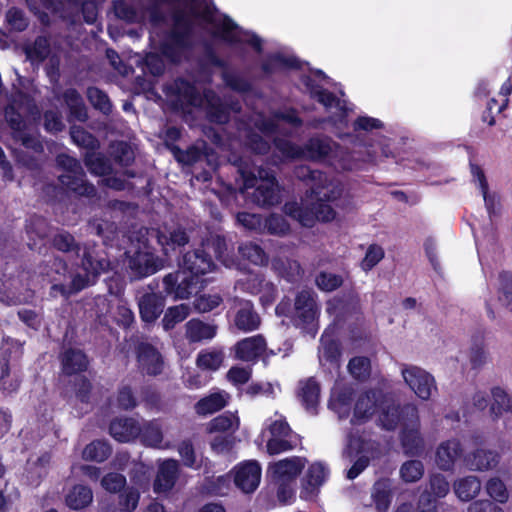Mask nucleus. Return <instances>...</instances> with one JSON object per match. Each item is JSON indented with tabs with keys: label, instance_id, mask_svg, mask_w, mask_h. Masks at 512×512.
<instances>
[{
	"label": "nucleus",
	"instance_id": "39",
	"mask_svg": "<svg viewBox=\"0 0 512 512\" xmlns=\"http://www.w3.org/2000/svg\"><path fill=\"white\" fill-rule=\"evenodd\" d=\"M201 245L210 254L213 253V258L226 263L229 258L228 244L225 236L218 234H211L202 240Z\"/></svg>",
	"mask_w": 512,
	"mask_h": 512
},
{
	"label": "nucleus",
	"instance_id": "33",
	"mask_svg": "<svg viewBox=\"0 0 512 512\" xmlns=\"http://www.w3.org/2000/svg\"><path fill=\"white\" fill-rule=\"evenodd\" d=\"M332 152V141L328 137H311L304 145V156L312 160H323Z\"/></svg>",
	"mask_w": 512,
	"mask_h": 512
},
{
	"label": "nucleus",
	"instance_id": "23",
	"mask_svg": "<svg viewBox=\"0 0 512 512\" xmlns=\"http://www.w3.org/2000/svg\"><path fill=\"white\" fill-rule=\"evenodd\" d=\"M461 442L457 439L442 442L436 451V463L441 470L449 471L462 455Z\"/></svg>",
	"mask_w": 512,
	"mask_h": 512
},
{
	"label": "nucleus",
	"instance_id": "44",
	"mask_svg": "<svg viewBox=\"0 0 512 512\" xmlns=\"http://www.w3.org/2000/svg\"><path fill=\"white\" fill-rule=\"evenodd\" d=\"M227 401L220 393H213L201 398L195 404V411L198 415H209L223 409Z\"/></svg>",
	"mask_w": 512,
	"mask_h": 512
},
{
	"label": "nucleus",
	"instance_id": "27",
	"mask_svg": "<svg viewBox=\"0 0 512 512\" xmlns=\"http://www.w3.org/2000/svg\"><path fill=\"white\" fill-rule=\"evenodd\" d=\"M171 150L177 162L189 166L196 164L204 157L208 158L210 155L214 154L213 148L205 141H202L200 144L191 145L186 150L178 146H173Z\"/></svg>",
	"mask_w": 512,
	"mask_h": 512
},
{
	"label": "nucleus",
	"instance_id": "62",
	"mask_svg": "<svg viewBox=\"0 0 512 512\" xmlns=\"http://www.w3.org/2000/svg\"><path fill=\"white\" fill-rule=\"evenodd\" d=\"M5 20L11 30L16 32L25 31L29 25L25 13L18 7L9 8L5 14Z\"/></svg>",
	"mask_w": 512,
	"mask_h": 512
},
{
	"label": "nucleus",
	"instance_id": "21",
	"mask_svg": "<svg viewBox=\"0 0 512 512\" xmlns=\"http://www.w3.org/2000/svg\"><path fill=\"white\" fill-rule=\"evenodd\" d=\"M58 181L68 192L76 196L92 198L97 194L95 186L86 180L84 171L83 175L76 173L61 174L58 177Z\"/></svg>",
	"mask_w": 512,
	"mask_h": 512
},
{
	"label": "nucleus",
	"instance_id": "3",
	"mask_svg": "<svg viewBox=\"0 0 512 512\" xmlns=\"http://www.w3.org/2000/svg\"><path fill=\"white\" fill-rule=\"evenodd\" d=\"M243 180V189L254 188L251 194L252 202L260 207H272L281 202V190L276 176L261 169L259 177L246 168H239Z\"/></svg>",
	"mask_w": 512,
	"mask_h": 512
},
{
	"label": "nucleus",
	"instance_id": "11",
	"mask_svg": "<svg viewBox=\"0 0 512 512\" xmlns=\"http://www.w3.org/2000/svg\"><path fill=\"white\" fill-rule=\"evenodd\" d=\"M261 473L258 461H244L235 468L234 484L244 493H253L260 484Z\"/></svg>",
	"mask_w": 512,
	"mask_h": 512
},
{
	"label": "nucleus",
	"instance_id": "64",
	"mask_svg": "<svg viewBox=\"0 0 512 512\" xmlns=\"http://www.w3.org/2000/svg\"><path fill=\"white\" fill-rule=\"evenodd\" d=\"M275 148L288 159H299L304 156V148L295 144L294 142L284 139L276 138L274 140Z\"/></svg>",
	"mask_w": 512,
	"mask_h": 512
},
{
	"label": "nucleus",
	"instance_id": "22",
	"mask_svg": "<svg viewBox=\"0 0 512 512\" xmlns=\"http://www.w3.org/2000/svg\"><path fill=\"white\" fill-rule=\"evenodd\" d=\"M500 455L492 450L476 449L464 456V465L473 471H488L497 466Z\"/></svg>",
	"mask_w": 512,
	"mask_h": 512
},
{
	"label": "nucleus",
	"instance_id": "15",
	"mask_svg": "<svg viewBox=\"0 0 512 512\" xmlns=\"http://www.w3.org/2000/svg\"><path fill=\"white\" fill-rule=\"evenodd\" d=\"M167 94L173 95L181 104L190 107H200L203 103V97L193 82L177 77L167 88Z\"/></svg>",
	"mask_w": 512,
	"mask_h": 512
},
{
	"label": "nucleus",
	"instance_id": "8",
	"mask_svg": "<svg viewBox=\"0 0 512 512\" xmlns=\"http://www.w3.org/2000/svg\"><path fill=\"white\" fill-rule=\"evenodd\" d=\"M406 384L422 400H428L433 390H437L434 377L417 366H411L402 370Z\"/></svg>",
	"mask_w": 512,
	"mask_h": 512
},
{
	"label": "nucleus",
	"instance_id": "59",
	"mask_svg": "<svg viewBox=\"0 0 512 512\" xmlns=\"http://www.w3.org/2000/svg\"><path fill=\"white\" fill-rule=\"evenodd\" d=\"M224 360L222 351L213 350L200 352L197 356V366L207 370H217L220 368Z\"/></svg>",
	"mask_w": 512,
	"mask_h": 512
},
{
	"label": "nucleus",
	"instance_id": "57",
	"mask_svg": "<svg viewBox=\"0 0 512 512\" xmlns=\"http://www.w3.org/2000/svg\"><path fill=\"white\" fill-rule=\"evenodd\" d=\"M424 466L420 460H408L400 468V477L406 483H414L422 478Z\"/></svg>",
	"mask_w": 512,
	"mask_h": 512
},
{
	"label": "nucleus",
	"instance_id": "16",
	"mask_svg": "<svg viewBox=\"0 0 512 512\" xmlns=\"http://www.w3.org/2000/svg\"><path fill=\"white\" fill-rule=\"evenodd\" d=\"M129 275L132 280H139L156 273L160 269L152 253L137 250L128 259Z\"/></svg>",
	"mask_w": 512,
	"mask_h": 512
},
{
	"label": "nucleus",
	"instance_id": "25",
	"mask_svg": "<svg viewBox=\"0 0 512 512\" xmlns=\"http://www.w3.org/2000/svg\"><path fill=\"white\" fill-rule=\"evenodd\" d=\"M218 326L206 323L198 318H192L185 324V337L190 343H199L213 339Z\"/></svg>",
	"mask_w": 512,
	"mask_h": 512
},
{
	"label": "nucleus",
	"instance_id": "9",
	"mask_svg": "<svg viewBox=\"0 0 512 512\" xmlns=\"http://www.w3.org/2000/svg\"><path fill=\"white\" fill-rule=\"evenodd\" d=\"M61 372L64 376H76L86 372L90 366L88 355L80 348H64L58 356Z\"/></svg>",
	"mask_w": 512,
	"mask_h": 512
},
{
	"label": "nucleus",
	"instance_id": "41",
	"mask_svg": "<svg viewBox=\"0 0 512 512\" xmlns=\"http://www.w3.org/2000/svg\"><path fill=\"white\" fill-rule=\"evenodd\" d=\"M454 490L460 500L470 501L480 492L481 482L476 476H466L455 482Z\"/></svg>",
	"mask_w": 512,
	"mask_h": 512
},
{
	"label": "nucleus",
	"instance_id": "36",
	"mask_svg": "<svg viewBox=\"0 0 512 512\" xmlns=\"http://www.w3.org/2000/svg\"><path fill=\"white\" fill-rule=\"evenodd\" d=\"M392 498V490L388 479H381L374 483L372 499L378 512H387Z\"/></svg>",
	"mask_w": 512,
	"mask_h": 512
},
{
	"label": "nucleus",
	"instance_id": "45",
	"mask_svg": "<svg viewBox=\"0 0 512 512\" xmlns=\"http://www.w3.org/2000/svg\"><path fill=\"white\" fill-rule=\"evenodd\" d=\"M189 314L190 308L186 304H179L169 307L161 321L163 329L165 331L174 329L175 326L183 322L189 316Z\"/></svg>",
	"mask_w": 512,
	"mask_h": 512
},
{
	"label": "nucleus",
	"instance_id": "29",
	"mask_svg": "<svg viewBox=\"0 0 512 512\" xmlns=\"http://www.w3.org/2000/svg\"><path fill=\"white\" fill-rule=\"evenodd\" d=\"M139 394L140 402L147 411L163 412L168 407L167 401L155 384L149 383L142 385Z\"/></svg>",
	"mask_w": 512,
	"mask_h": 512
},
{
	"label": "nucleus",
	"instance_id": "19",
	"mask_svg": "<svg viewBox=\"0 0 512 512\" xmlns=\"http://www.w3.org/2000/svg\"><path fill=\"white\" fill-rule=\"evenodd\" d=\"M179 475V464L174 459H167L160 464L156 474L153 491L156 494L169 492L175 485Z\"/></svg>",
	"mask_w": 512,
	"mask_h": 512
},
{
	"label": "nucleus",
	"instance_id": "63",
	"mask_svg": "<svg viewBox=\"0 0 512 512\" xmlns=\"http://www.w3.org/2000/svg\"><path fill=\"white\" fill-rule=\"evenodd\" d=\"M113 11L115 16L125 21L126 23L133 24L138 21V13L133 5L127 3L125 0H115L113 2Z\"/></svg>",
	"mask_w": 512,
	"mask_h": 512
},
{
	"label": "nucleus",
	"instance_id": "55",
	"mask_svg": "<svg viewBox=\"0 0 512 512\" xmlns=\"http://www.w3.org/2000/svg\"><path fill=\"white\" fill-rule=\"evenodd\" d=\"M470 363L473 369L482 367L486 362V352L484 350V333H478L472 337V346L470 349Z\"/></svg>",
	"mask_w": 512,
	"mask_h": 512
},
{
	"label": "nucleus",
	"instance_id": "1",
	"mask_svg": "<svg viewBox=\"0 0 512 512\" xmlns=\"http://www.w3.org/2000/svg\"><path fill=\"white\" fill-rule=\"evenodd\" d=\"M216 267L212 254L200 244L183 254L178 270L163 278L164 292L174 299H188L193 293L205 288L207 280L204 276Z\"/></svg>",
	"mask_w": 512,
	"mask_h": 512
},
{
	"label": "nucleus",
	"instance_id": "40",
	"mask_svg": "<svg viewBox=\"0 0 512 512\" xmlns=\"http://www.w3.org/2000/svg\"><path fill=\"white\" fill-rule=\"evenodd\" d=\"M328 475L327 468L320 462L311 464L303 478V487L310 493L315 492L324 482Z\"/></svg>",
	"mask_w": 512,
	"mask_h": 512
},
{
	"label": "nucleus",
	"instance_id": "61",
	"mask_svg": "<svg viewBox=\"0 0 512 512\" xmlns=\"http://www.w3.org/2000/svg\"><path fill=\"white\" fill-rule=\"evenodd\" d=\"M265 228L271 235L285 236L290 232V224L279 214H271L265 220Z\"/></svg>",
	"mask_w": 512,
	"mask_h": 512
},
{
	"label": "nucleus",
	"instance_id": "12",
	"mask_svg": "<svg viewBox=\"0 0 512 512\" xmlns=\"http://www.w3.org/2000/svg\"><path fill=\"white\" fill-rule=\"evenodd\" d=\"M315 101L323 105L327 111L331 110L332 108H337L339 111L337 114L329 115L328 117L324 118L322 122L329 123L337 128L347 127L349 109L346 106L345 101L339 99L333 92L326 88L318 93Z\"/></svg>",
	"mask_w": 512,
	"mask_h": 512
},
{
	"label": "nucleus",
	"instance_id": "58",
	"mask_svg": "<svg viewBox=\"0 0 512 512\" xmlns=\"http://www.w3.org/2000/svg\"><path fill=\"white\" fill-rule=\"evenodd\" d=\"M315 284L321 291L332 292L343 285L341 275L321 271L315 277Z\"/></svg>",
	"mask_w": 512,
	"mask_h": 512
},
{
	"label": "nucleus",
	"instance_id": "32",
	"mask_svg": "<svg viewBox=\"0 0 512 512\" xmlns=\"http://www.w3.org/2000/svg\"><path fill=\"white\" fill-rule=\"evenodd\" d=\"M93 500V492L86 485L77 484L72 487L65 498L66 505L72 510H82Z\"/></svg>",
	"mask_w": 512,
	"mask_h": 512
},
{
	"label": "nucleus",
	"instance_id": "2",
	"mask_svg": "<svg viewBox=\"0 0 512 512\" xmlns=\"http://www.w3.org/2000/svg\"><path fill=\"white\" fill-rule=\"evenodd\" d=\"M214 10L209 6L201 12L193 7L189 13L181 9L174 10L171 14L172 25L159 44L161 55L172 64H180L184 54L194 46V22L190 16L213 24Z\"/></svg>",
	"mask_w": 512,
	"mask_h": 512
},
{
	"label": "nucleus",
	"instance_id": "20",
	"mask_svg": "<svg viewBox=\"0 0 512 512\" xmlns=\"http://www.w3.org/2000/svg\"><path fill=\"white\" fill-rule=\"evenodd\" d=\"M377 394L378 393L376 391L370 389L358 396L354 405L353 418L351 420L353 424H362L373 416L376 411V407L380 404Z\"/></svg>",
	"mask_w": 512,
	"mask_h": 512
},
{
	"label": "nucleus",
	"instance_id": "31",
	"mask_svg": "<svg viewBox=\"0 0 512 512\" xmlns=\"http://www.w3.org/2000/svg\"><path fill=\"white\" fill-rule=\"evenodd\" d=\"M23 51L31 63H42L51 52L50 39L45 35H39L32 44L25 45Z\"/></svg>",
	"mask_w": 512,
	"mask_h": 512
},
{
	"label": "nucleus",
	"instance_id": "4",
	"mask_svg": "<svg viewBox=\"0 0 512 512\" xmlns=\"http://www.w3.org/2000/svg\"><path fill=\"white\" fill-rule=\"evenodd\" d=\"M381 396L383 399L379 404L381 411L378 420L382 429L394 431L400 424H405L407 421L418 418V411L414 405H400L393 400L385 399L383 395Z\"/></svg>",
	"mask_w": 512,
	"mask_h": 512
},
{
	"label": "nucleus",
	"instance_id": "60",
	"mask_svg": "<svg viewBox=\"0 0 512 512\" xmlns=\"http://www.w3.org/2000/svg\"><path fill=\"white\" fill-rule=\"evenodd\" d=\"M140 492L138 489L129 487L118 496V508L121 512H134L138 506Z\"/></svg>",
	"mask_w": 512,
	"mask_h": 512
},
{
	"label": "nucleus",
	"instance_id": "6",
	"mask_svg": "<svg viewBox=\"0 0 512 512\" xmlns=\"http://www.w3.org/2000/svg\"><path fill=\"white\" fill-rule=\"evenodd\" d=\"M138 370L141 374L156 377L164 371V357L149 342H139L135 347Z\"/></svg>",
	"mask_w": 512,
	"mask_h": 512
},
{
	"label": "nucleus",
	"instance_id": "49",
	"mask_svg": "<svg viewBox=\"0 0 512 512\" xmlns=\"http://www.w3.org/2000/svg\"><path fill=\"white\" fill-rule=\"evenodd\" d=\"M87 169L94 175L106 176L112 172L109 160L101 154L87 153L84 158Z\"/></svg>",
	"mask_w": 512,
	"mask_h": 512
},
{
	"label": "nucleus",
	"instance_id": "52",
	"mask_svg": "<svg viewBox=\"0 0 512 512\" xmlns=\"http://www.w3.org/2000/svg\"><path fill=\"white\" fill-rule=\"evenodd\" d=\"M86 97L94 109L108 115L112 111V104L108 95L98 87L90 86L87 88Z\"/></svg>",
	"mask_w": 512,
	"mask_h": 512
},
{
	"label": "nucleus",
	"instance_id": "18",
	"mask_svg": "<svg viewBox=\"0 0 512 512\" xmlns=\"http://www.w3.org/2000/svg\"><path fill=\"white\" fill-rule=\"evenodd\" d=\"M321 387L315 377L300 380L298 383L297 397L305 410L311 414H317L320 401Z\"/></svg>",
	"mask_w": 512,
	"mask_h": 512
},
{
	"label": "nucleus",
	"instance_id": "13",
	"mask_svg": "<svg viewBox=\"0 0 512 512\" xmlns=\"http://www.w3.org/2000/svg\"><path fill=\"white\" fill-rule=\"evenodd\" d=\"M266 350V339L262 334H256L237 341L233 347L236 359L243 362L256 363Z\"/></svg>",
	"mask_w": 512,
	"mask_h": 512
},
{
	"label": "nucleus",
	"instance_id": "5",
	"mask_svg": "<svg viewBox=\"0 0 512 512\" xmlns=\"http://www.w3.org/2000/svg\"><path fill=\"white\" fill-rule=\"evenodd\" d=\"M353 133H343L338 134L337 136L340 139H349L353 144H360L361 147L365 150V155L362 157L355 158L356 160H360L365 163L375 164L377 161V153L374 149V146L371 143H364L359 134L360 131L370 132L373 130L381 129L383 127V123L377 119L370 116H358L353 124Z\"/></svg>",
	"mask_w": 512,
	"mask_h": 512
},
{
	"label": "nucleus",
	"instance_id": "35",
	"mask_svg": "<svg viewBox=\"0 0 512 512\" xmlns=\"http://www.w3.org/2000/svg\"><path fill=\"white\" fill-rule=\"evenodd\" d=\"M400 440L405 455L414 457L422 454L424 441L418 429H403Z\"/></svg>",
	"mask_w": 512,
	"mask_h": 512
},
{
	"label": "nucleus",
	"instance_id": "26",
	"mask_svg": "<svg viewBox=\"0 0 512 512\" xmlns=\"http://www.w3.org/2000/svg\"><path fill=\"white\" fill-rule=\"evenodd\" d=\"M304 467L305 459L298 456H293L275 462L269 467V470L272 471V474L275 478L279 480L291 481L301 474Z\"/></svg>",
	"mask_w": 512,
	"mask_h": 512
},
{
	"label": "nucleus",
	"instance_id": "34",
	"mask_svg": "<svg viewBox=\"0 0 512 512\" xmlns=\"http://www.w3.org/2000/svg\"><path fill=\"white\" fill-rule=\"evenodd\" d=\"M493 402L490 406V414L493 420H498L503 413H512V396L503 388L497 386L491 389Z\"/></svg>",
	"mask_w": 512,
	"mask_h": 512
},
{
	"label": "nucleus",
	"instance_id": "53",
	"mask_svg": "<svg viewBox=\"0 0 512 512\" xmlns=\"http://www.w3.org/2000/svg\"><path fill=\"white\" fill-rule=\"evenodd\" d=\"M239 419L232 413H223L213 418L208 425V431L214 432H227L238 428Z\"/></svg>",
	"mask_w": 512,
	"mask_h": 512
},
{
	"label": "nucleus",
	"instance_id": "37",
	"mask_svg": "<svg viewBox=\"0 0 512 512\" xmlns=\"http://www.w3.org/2000/svg\"><path fill=\"white\" fill-rule=\"evenodd\" d=\"M138 438L143 445L152 448H160L163 442V431L156 420L146 421L140 425Z\"/></svg>",
	"mask_w": 512,
	"mask_h": 512
},
{
	"label": "nucleus",
	"instance_id": "10",
	"mask_svg": "<svg viewBox=\"0 0 512 512\" xmlns=\"http://www.w3.org/2000/svg\"><path fill=\"white\" fill-rule=\"evenodd\" d=\"M233 324L237 330L243 333H250L259 329L261 317L252 301L239 299L235 302Z\"/></svg>",
	"mask_w": 512,
	"mask_h": 512
},
{
	"label": "nucleus",
	"instance_id": "56",
	"mask_svg": "<svg viewBox=\"0 0 512 512\" xmlns=\"http://www.w3.org/2000/svg\"><path fill=\"white\" fill-rule=\"evenodd\" d=\"M238 28L239 26L231 18L225 16L222 24L214 33V36L228 44H238L241 42L240 37L236 33Z\"/></svg>",
	"mask_w": 512,
	"mask_h": 512
},
{
	"label": "nucleus",
	"instance_id": "38",
	"mask_svg": "<svg viewBox=\"0 0 512 512\" xmlns=\"http://www.w3.org/2000/svg\"><path fill=\"white\" fill-rule=\"evenodd\" d=\"M281 68L299 69L300 62L296 57L275 53L270 55L261 64V70L267 75H270Z\"/></svg>",
	"mask_w": 512,
	"mask_h": 512
},
{
	"label": "nucleus",
	"instance_id": "47",
	"mask_svg": "<svg viewBox=\"0 0 512 512\" xmlns=\"http://www.w3.org/2000/svg\"><path fill=\"white\" fill-rule=\"evenodd\" d=\"M204 98L208 105V115L211 120L217 123H224L227 121L228 115L224 104L222 103L219 96L212 90L204 92Z\"/></svg>",
	"mask_w": 512,
	"mask_h": 512
},
{
	"label": "nucleus",
	"instance_id": "24",
	"mask_svg": "<svg viewBox=\"0 0 512 512\" xmlns=\"http://www.w3.org/2000/svg\"><path fill=\"white\" fill-rule=\"evenodd\" d=\"M138 306L142 321L153 323L163 312L165 299L156 293H145L140 297Z\"/></svg>",
	"mask_w": 512,
	"mask_h": 512
},
{
	"label": "nucleus",
	"instance_id": "17",
	"mask_svg": "<svg viewBox=\"0 0 512 512\" xmlns=\"http://www.w3.org/2000/svg\"><path fill=\"white\" fill-rule=\"evenodd\" d=\"M140 432V423L132 417H116L109 424V434L120 443L134 441Z\"/></svg>",
	"mask_w": 512,
	"mask_h": 512
},
{
	"label": "nucleus",
	"instance_id": "30",
	"mask_svg": "<svg viewBox=\"0 0 512 512\" xmlns=\"http://www.w3.org/2000/svg\"><path fill=\"white\" fill-rule=\"evenodd\" d=\"M71 117L80 122L88 120V112L81 94L75 88H67L62 95Z\"/></svg>",
	"mask_w": 512,
	"mask_h": 512
},
{
	"label": "nucleus",
	"instance_id": "51",
	"mask_svg": "<svg viewBox=\"0 0 512 512\" xmlns=\"http://www.w3.org/2000/svg\"><path fill=\"white\" fill-rule=\"evenodd\" d=\"M348 370L354 379L366 381L371 375V361L366 356H355L349 360Z\"/></svg>",
	"mask_w": 512,
	"mask_h": 512
},
{
	"label": "nucleus",
	"instance_id": "50",
	"mask_svg": "<svg viewBox=\"0 0 512 512\" xmlns=\"http://www.w3.org/2000/svg\"><path fill=\"white\" fill-rule=\"evenodd\" d=\"M140 401L131 385L122 384L116 393V405L120 410L132 411L139 406Z\"/></svg>",
	"mask_w": 512,
	"mask_h": 512
},
{
	"label": "nucleus",
	"instance_id": "48",
	"mask_svg": "<svg viewBox=\"0 0 512 512\" xmlns=\"http://www.w3.org/2000/svg\"><path fill=\"white\" fill-rule=\"evenodd\" d=\"M50 243L54 249L63 253L75 252L78 254L80 252V245L75 240V237L65 230H60L55 233Z\"/></svg>",
	"mask_w": 512,
	"mask_h": 512
},
{
	"label": "nucleus",
	"instance_id": "14",
	"mask_svg": "<svg viewBox=\"0 0 512 512\" xmlns=\"http://www.w3.org/2000/svg\"><path fill=\"white\" fill-rule=\"evenodd\" d=\"M81 266L87 275L95 280L102 273L109 271L111 262L103 250H98L95 245L85 246L81 259Z\"/></svg>",
	"mask_w": 512,
	"mask_h": 512
},
{
	"label": "nucleus",
	"instance_id": "43",
	"mask_svg": "<svg viewBox=\"0 0 512 512\" xmlns=\"http://www.w3.org/2000/svg\"><path fill=\"white\" fill-rule=\"evenodd\" d=\"M71 391L77 401L83 404H89L91 401L93 384L85 375H76L73 380L69 381Z\"/></svg>",
	"mask_w": 512,
	"mask_h": 512
},
{
	"label": "nucleus",
	"instance_id": "46",
	"mask_svg": "<svg viewBox=\"0 0 512 512\" xmlns=\"http://www.w3.org/2000/svg\"><path fill=\"white\" fill-rule=\"evenodd\" d=\"M239 253L242 258L248 260L254 265L264 266L268 264V255L257 243L246 242L241 244L239 246Z\"/></svg>",
	"mask_w": 512,
	"mask_h": 512
},
{
	"label": "nucleus",
	"instance_id": "28",
	"mask_svg": "<svg viewBox=\"0 0 512 512\" xmlns=\"http://www.w3.org/2000/svg\"><path fill=\"white\" fill-rule=\"evenodd\" d=\"M284 213L290 218L298 221L302 226L312 228L317 222L313 203L304 204L296 201H288L283 207Z\"/></svg>",
	"mask_w": 512,
	"mask_h": 512
},
{
	"label": "nucleus",
	"instance_id": "54",
	"mask_svg": "<svg viewBox=\"0 0 512 512\" xmlns=\"http://www.w3.org/2000/svg\"><path fill=\"white\" fill-rule=\"evenodd\" d=\"M197 291L193 301V308L197 313H208L219 307L223 299L219 294H200Z\"/></svg>",
	"mask_w": 512,
	"mask_h": 512
},
{
	"label": "nucleus",
	"instance_id": "42",
	"mask_svg": "<svg viewBox=\"0 0 512 512\" xmlns=\"http://www.w3.org/2000/svg\"><path fill=\"white\" fill-rule=\"evenodd\" d=\"M112 453V448L106 441L94 440L87 444L82 452L83 459L102 463L106 461Z\"/></svg>",
	"mask_w": 512,
	"mask_h": 512
},
{
	"label": "nucleus",
	"instance_id": "7",
	"mask_svg": "<svg viewBox=\"0 0 512 512\" xmlns=\"http://www.w3.org/2000/svg\"><path fill=\"white\" fill-rule=\"evenodd\" d=\"M315 298L316 294L312 289H302L296 294L294 301L296 327L305 329L315 321L318 313Z\"/></svg>",
	"mask_w": 512,
	"mask_h": 512
}]
</instances>
